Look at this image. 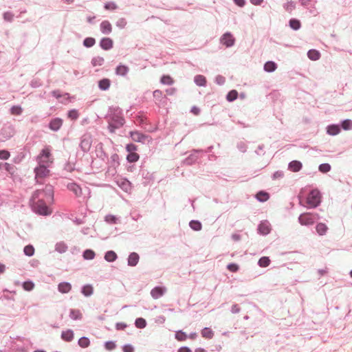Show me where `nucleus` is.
<instances>
[{"label": "nucleus", "instance_id": "f257e3e1", "mask_svg": "<svg viewBox=\"0 0 352 352\" xmlns=\"http://www.w3.org/2000/svg\"><path fill=\"white\" fill-rule=\"evenodd\" d=\"M54 197L53 188L47 185L43 190H38L32 196V202L34 211L41 215H48L52 213L47 204L52 201Z\"/></svg>", "mask_w": 352, "mask_h": 352}, {"label": "nucleus", "instance_id": "f03ea898", "mask_svg": "<svg viewBox=\"0 0 352 352\" xmlns=\"http://www.w3.org/2000/svg\"><path fill=\"white\" fill-rule=\"evenodd\" d=\"M53 157L50 147L43 148L37 157L38 164L50 165L53 163Z\"/></svg>", "mask_w": 352, "mask_h": 352}, {"label": "nucleus", "instance_id": "7ed1b4c3", "mask_svg": "<svg viewBox=\"0 0 352 352\" xmlns=\"http://www.w3.org/2000/svg\"><path fill=\"white\" fill-rule=\"evenodd\" d=\"M318 219L319 215L318 214L306 212L299 216L298 221L302 226H309L312 225Z\"/></svg>", "mask_w": 352, "mask_h": 352}, {"label": "nucleus", "instance_id": "20e7f679", "mask_svg": "<svg viewBox=\"0 0 352 352\" xmlns=\"http://www.w3.org/2000/svg\"><path fill=\"white\" fill-rule=\"evenodd\" d=\"M320 203V192L317 190H311L307 198V204L309 208H316Z\"/></svg>", "mask_w": 352, "mask_h": 352}, {"label": "nucleus", "instance_id": "39448f33", "mask_svg": "<svg viewBox=\"0 0 352 352\" xmlns=\"http://www.w3.org/2000/svg\"><path fill=\"white\" fill-rule=\"evenodd\" d=\"M50 166V165L38 164V166L34 170L35 173H36V177L43 178V177L49 176L50 170L48 169V168Z\"/></svg>", "mask_w": 352, "mask_h": 352}, {"label": "nucleus", "instance_id": "423d86ee", "mask_svg": "<svg viewBox=\"0 0 352 352\" xmlns=\"http://www.w3.org/2000/svg\"><path fill=\"white\" fill-rule=\"evenodd\" d=\"M221 43L226 47H231L234 45V38L230 33H226L222 36Z\"/></svg>", "mask_w": 352, "mask_h": 352}, {"label": "nucleus", "instance_id": "0eeeda50", "mask_svg": "<svg viewBox=\"0 0 352 352\" xmlns=\"http://www.w3.org/2000/svg\"><path fill=\"white\" fill-rule=\"evenodd\" d=\"M100 28L101 30V32L104 34H109L112 31V25L108 21H103L100 25Z\"/></svg>", "mask_w": 352, "mask_h": 352}, {"label": "nucleus", "instance_id": "6e6552de", "mask_svg": "<svg viewBox=\"0 0 352 352\" xmlns=\"http://www.w3.org/2000/svg\"><path fill=\"white\" fill-rule=\"evenodd\" d=\"M113 42L110 38H103L100 43V47L104 50H108L113 47Z\"/></svg>", "mask_w": 352, "mask_h": 352}, {"label": "nucleus", "instance_id": "1a4fd4ad", "mask_svg": "<svg viewBox=\"0 0 352 352\" xmlns=\"http://www.w3.org/2000/svg\"><path fill=\"white\" fill-rule=\"evenodd\" d=\"M270 230V224L267 221L261 222L258 226V231L262 234H267Z\"/></svg>", "mask_w": 352, "mask_h": 352}, {"label": "nucleus", "instance_id": "9d476101", "mask_svg": "<svg viewBox=\"0 0 352 352\" xmlns=\"http://www.w3.org/2000/svg\"><path fill=\"white\" fill-rule=\"evenodd\" d=\"M130 135L132 140L137 142H143L146 136L139 131H131Z\"/></svg>", "mask_w": 352, "mask_h": 352}, {"label": "nucleus", "instance_id": "9b49d317", "mask_svg": "<svg viewBox=\"0 0 352 352\" xmlns=\"http://www.w3.org/2000/svg\"><path fill=\"white\" fill-rule=\"evenodd\" d=\"M165 292V289L160 287H156L153 289L151 292L152 297L155 299H157L161 297Z\"/></svg>", "mask_w": 352, "mask_h": 352}, {"label": "nucleus", "instance_id": "f8f14e48", "mask_svg": "<svg viewBox=\"0 0 352 352\" xmlns=\"http://www.w3.org/2000/svg\"><path fill=\"white\" fill-rule=\"evenodd\" d=\"M58 289L62 294H67L72 289V285L69 283H60L58 285Z\"/></svg>", "mask_w": 352, "mask_h": 352}, {"label": "nucleus", "instance_id": "ddd939ff", "mask_svg": "<svg viewBox=\"0 0 352 352\" xmlns=\"http://www.w3.org/2000/svg\"><path fill=\"white\" fill-rule=\"evenodd\" d=\"M139 261V255L135 252L130 254L128 258V265L130 266H135Z\"/></svg>", "mask_w": 352, "mask_h": 352}, {"label": "nucleus", "instance_id": "4468645a", "mask_svg": "<svg viewBox=\"0 0 352 352\" xmlns=\"http://www.w3.org/2000/svg\"><path fill=\"white\" fill-rule=\"evenodd\" d=\"M63 121L60 118H56L52 120L50 123V127L53 131L58 130L62 126Z\"/></svg>", "mask_w": 352, "mask_h": 352}, {"label": "nucleus", "instance_id": "2eb2a0df", "mask_svg": "<svg viewBox=\"0 0 352 352\" xmlns=\"http://www.w3.org/2000/svg\"><path fill=\"white\" fill-rule=\"evenodd\" d=\"M201 336L205 339H212L214 337V331L208 327L204 328L201 331Z\"/></svg>", "mask_w": 352, "mask_h": 352}, {"label": "nucleus", "instance_id": "dca6fc26", "mask_svg": "<svg viewBox=\"0 0 352 352\" xmlns=\"http://www.w3.org/2000/svg\"><path fill=\"white\" fill-rule=\"evenodd\" d=\"M61 338L63 340L66 342H70L74 338V332L72 330L67 329L66 331H63L61 333Z\"/></svg>", "mask_w": 352, "mask_h": 352}, {"label": "nucleus", "instance_id": "f3484780", "mask_svg": "<svg viewBox=\"0 0 352 352\" xmlns=\"http://www.w3.org/2000/svg\"><path fill=\"white\" fill-rule=\"evenodd\" d=\"M302 168V164L299 161H292L289 164V168L293 172H298Z\"/></svg>", "mask_w": 352, "mask_h": 352}, {"label": "nucleus", "instance_id": "a211bd4d", "mask_svg": "<svg viewBox=\"0 0 352 352\" xmlns=\"http://www.w3.org/2000/svg\"><path fill=\"white\" fill-rule=\"evenodd\" d=\"M316 230L319 235H324L328 230V227L323 223H319L316 225Z\"/></svg>", "mask_w": 352, "mask_h": 352}, {"label": "nucleus", "instance_id": "6ab92c4d", "mask_svg": "<svg viewBox=\"0 0 352 352\" xmlns=\"http://www.w3.org/2000/svg\"><path fill=\"white\" fill-rule=\"evenodd\" d=\"M129 70V69L127 66L120 65L116 69V74L119 76H125L128 73Z\"/></svg>", "mask_w": 352, "mask_h": 352}, {"label": "nucleus", "instance_id": "aec40b11", "mask_svg": "<svg viewBox=\"0 0 352 352\" xmlns=\"http://www.w3.org/2000/svg\"><path fill=\"white\" fill-rule=\"evenodd\" d=\"M308 57L312 60H317L320 57V54L316 50H310L307 53Z\"/></svg>", "mask_w": 352, "mask_h": 352}, {"label": "nucleus", "instance_id": "412c9836", "mask_svg": "<svg viewBox=\"0 0 352 352\" xmlns=\"http://www.w3.org/2000/svg\"><path fill=\"white\" fill-rule=\"evenodd\" d=\"M98 86L102 90H107L110 87V80L108 78H103L99 81Z\"/></svg>", "mask_w": 352, "mask_h": 352}, {"label": "nucleus", "instance_id": "4be33fe9", "mask_svg": "<svg viewBox=\"0 0 352 352\" xmlns=\"http://www.w3.org/2000/svg\"><path fill=\"white\" fill-rule=\"evenodd\" d=\"M117 254L113 251H108L104 255V258L108 262H113L116 260Z\"/></svg>", "mask_w": 352, "mask_h": 352}, {"label": "nucleus", "instance_id": "5701e85b", "mask_svg": "<svg viewBox=\"0 0 352 352\" xmlns=\"http://www.w3.org/2000/svg\"><path fill=\"white\" fill-rule=\"evenodd\" d=\"M276 67V64L272 61H268L264 65V69L267 72L275 71Z\"/></svg>", "mask_w": 352, "mask_h": 352}, {"label": "nucleus", "instance_id": "b1692460", "mask_svg": "<svg viewBox=\"0 0 352 352\" xmlns=\"http://www.w3.org/2000/svg\"><path fill=\"white\" fill-rule=\"evenodd\" d=\"M195 82L198 86H205L206 84V78L202 75H197L195 77Z\"/></svg>", "mask_w": 352, "mask_h": 352}, {"label": "nucleus", "instance_id": "393cba45", "mask_svg": "<svg viewBox=\"0 0 352 352\" xmlns=\"http://www.w3.org/2000/svg\"><path fill=\"white\" fill-rule=\"evenodd\" d=\"M68 188L73 191L77 196H79L82 194L81 188L76 184H69L68 185Z\"/></svg>", "mask_w": 352, "mask_h": 352}, {"label": "nucleus", "instance_id": "a878e982", "mask_svg": "<svg viewBox=\"0 0 352 352\" xmlns=\"http://www.w3.org/2000/svg\"><path fill=\"white\" fill-rule=\"evenodd\" d=\"M340 129L338 125H331L329 126L327 129V133L329 135H335L340 133Z\"/></svg>", "mask_w": 352, "mask_h": 352}, {"label": "nucleus", "instance_id": "bb28decb", "mask_svg": "<svg viewBox=\"0 0 352 352\" xmlns=\"http://www.w3.org/2000/svg\"><path fill=\"white\" fill-rule=\"evenodd\" d=\"M256 197L260 201H265L269 199L270 196L267 192L260 191L256 194Z\"/></svg>", "mask_w": 352, "mask_h": 352}, {"label": "nucleus", "instance_id": "cd10ccee", "mask_svg": "<svg viewBox=\"0 0 352 352\" xmlns=\"http://www.w3.org/2000/svg\"><path fill=\"white\" fill-rule=\"evenodd\" d=\"M113 123L116 124L115 127L120 128L124 124V120L122 117L116 116L113 118L112 121Z\"/></svg>", "mask_w": 352, "mask_h": 352}, {"label": "nucleus", "instance_id": "c85d7f7f", "mask_svg": "<svg viewBox=\"0 0 352 352\" xmlns=\"http://www.w3.org/2000/svg\"><path fill=\"white\" fill-rule=\"evenodd\" d=\"M104 59L100 56L94 57L91 60V64L94 67L101 66L103 65Z\"/></svg>", "mask_w": 352, "mask_h": 352}, {"label": "nucleus", "instance_id": "c756f323", "mask_svg": "<svg viewBox=\"0 0 352 352\" xmlns=\"http://www.w3.org/2000/svg\"><path fill=\"white\" fill-rule=\"evenodd\" d=\"M237 97H238V92L236 90L233 89L228 92V94H227V96H226V99L229 102H232L234 100H236L237 98Z\"/></svg>", "mask_w": 352, "mask_h": 352}, {"label": "nucleus", "instance_id": "7c9ffc66", "mask_svg": "<svg viewBox=\"0 0 352 352\" xmlns=\"http://www.w3.org/2000/svg\"><path fill=\"white\" fill-rule=\"evenodd\" d=\"M70 317L73 320H78L82 318V314L80 310L78 309H71L70 311Z\"/></svg>", "mask_w": 352, "mask_h": 352}, {"label": "nucleus", "instance_id": "2f4dec72", "mask_svg": "<svg viewBox=\"0 0 352 352\" xmlns=\"http://www.w3.org/2000/svg\"><path fill=\"white\" fill-rule=\"evenodd\" d=\"M270 264V260L267 256L261 257L258 261V265L261 267H267Z\"/></svg>", "mask_w": 352, "mask_h": 352}, {"label": "nucleus", "instance_id": "473e14b6", "mask_svg": "<svg viewBox=\"0 0 352 352\" xmlns=\"http://www.w3.org/2000/svg\"><path fill=\"white\" fill-rule=\"evenodd\" d=\"M135 324L137 328L143 329L146 326V322L144 318H138L135 320Z\"/></svg>", "mask_w": 352, "mask_h": 352}, {"label": "nucleus", "instance_id": "72a5a7b5", "mask_svg": "<svg viewBox=\"0 0 352 352\" xmlns=\"http://www.w3.org/2000/svg\"><path fill=\"white\" fill-rule=\"evenodd\" d=\"M95 252L91 250H86L83 253V257L87 260H91L95 257Z\"/></svg>", "mask_w": 352, "mask_h": 352}, {"label": "nucleus", "instance_id": "f704fd0d", "mask_svg": "<svg viewBox=\"0 0 352 352\" xmlns=\"http://www.w3.org/2000/svg\"><path fill=\"white\" fill-rule=\"evenodd\" d=\"M78 344L80 345V346H81L82 348H86V347H88L89 346L90 341H89V340L87 338L82 337V338L79 339Z\"/></svg>", "mask_w": 352, "mask_h": 352}, {"label": "nucleus", "instance_id": "c9c22d12", "mask_svg": "<svg viewBox=\"0 0 352 352\" xmlns=\"http://www.w3.org/2000/svg\"><path fill=\"white\" fill-rule=\"evenodd\" d=\"M96 43V41L94 38L87 37L83 41V45L87 47H91Z\"/></svg>", "mask_w": 352, "mask_h": 352}, {"label": "nucleus", "instance_id": "e433bc0d", "mask_svg": "<svg viewBox=\"0 0 352 352\" xmlns=\"http://www.w3.org/2000/svg\"><path fill=\"white\" fill-rule=\"evenodd\" d=\"M127 160L129 162H135L139 160V155L136 153H129L126 157Z\"/></svg>", "mask_w": 352, "mask_h": 352}, {"label": "nucleus", "instance_id": "4c0bfd02", "mask_svg": "<svg viewBox=\"0 0 352 352\" xmlns=\"http://www.w3.org/2000/svg\"><path fill=\"white\" fill-rule=\"evenodd\" d=\"M190 226L192 230L195 231H199L201 229V224L198 221H191L190 222Z\"/></svg>", "mask_w": 352, "mask_h": 352}, {"label": "nucleus", "instance_id": "58836bf2", "mask_svg": "<svg viewBox=\"0 0 352 352\" xmlns=\"http://www.w3.org/2000/svg\"><path fill=\"white\" fill-rule=\"evenodd\" d=\"M23 251H24V253L25 255H27L28 256H31L34 253V248L32 245H28L24 248Z\"/></svg>", "mask_w": 352, "mask_h": 352}, {"label": "nucleus", "instance_id": "ea45409f", "mask_svg": "<svg viewBox=\"0 0 352 352\" xmlns=\"http://www.w3.org/2000/svg\"><path fill=\"white\" fill-rule=\"evenodd\" d=\"M175 338L178 341H184L187 338V335L182 331H178L175 333Z\"/></svg>", "mask_w": 352, "mask_h": 352}, {"label": "nucleus", "instance_id": "a19ab883", "mask_svg": "<svg viewBox=\"0 0 352 352\" xmlns=\"http://www.w3.org/2000/svg\"><path fill=\"white\" fill-rule=\"evenodd\" d=\"M82 292L85 296H89L93 293V287L91 285H85L83 287Z\"/></svg>", "mask_w": 352, "mask_h": 352}, {"label": "nucleus", "instance_id": "79ce46f5", "mask_svg": "<svg viewBox=\"0 0 352 352\" xmlns=\"http://www.w3.org/2000/svg\"><path fill=\"white\" fill-rule=\"evenodd\" d=\"M290 27L294 30H298L300 27V23L296 19H292L289 21Z\"/></svg>", "mask_w": 352, "mask_h": 352}, {"label": "nucleus", "instance_id": "37998d69", "mask_svg": "<svg viewBox=\"0 0 352 352\" xmlns=\"http://www.w3.org/2000/svg\"><path fill=\"white\" fill-rule=\"evenodd\" d=\"M23 287L26 291H31L34 287V284L32 281H25L23 284Z\"/></svg>", "mask_w": 352, "mask_h": 352}, {"label": "nucleus", "instance_id": "c03bdc74", "mask_svg": "<svg viewBox=\"0 0 352 352\" xmlns=\"http://www.w3.org/2000/svg\"><path fill=\"white\" fill-rule=\"evenodd\" d=\"M161 82L165 85H171L173 82V80L170 76H163L161 78Z\"/></svg>", "mask_w": 352, "mask_h": 352}, {"label": "nucleus", "instance_id": "a18cd8bd", "mask_svg": "<svg viewBox=\"0 0 352 352\" xmlns=\"http://www.w3.org/2000/svg\"><path fill=\"white\" fill-rule=\"evenodd\" d=\"M342 127L344 130H349L352 129V121L350 120H345L342 123Z\"/></svg>", "mask_w": 352, "mask_h": 352}, {"label": "nucleus", "instance_id": "49530a36", "mask_svg": "<svg viewBox=\"0 0 352 352\" xmlns=\"http://www.w3.org/2000/svg\"><path fill=\"white\" fill-rule=\"evenodd\" d=\"M330 169L331 166L329 164H322L319 166V170L322 173H327Z\"/></svg>", "mask_w": 352, "mask_h": 352}, {"label": "nucleus", "instance_id": "de8ad7c7", "mask_svg": "<svg viewBox=\"0 0 352 352\" xmlns=\"http://www.w3.org/2000/svg\"><path fill=\"white\" fill-rule=\"evenodd\" d=\"M80 146L84 151L89 150L91 146L90 142L87 140H83L80 142Z\"/></svg>", "mask_w": 352, "mask_h": 352}, {"label": "nucleus", "instance_id": "09e8293b", "mask_svg": "<svg viewBox=\"0 0 352 352\" xmlns=\"http://www.w3.org/2000/svg\"><path fill=\"white\" fill-rule=\"evenodd\" d=\"M68 118L71 120H75L78 118V113L76 110L73 109L69 111Z\"/></svg>", "mask_w": 352, "mask_h": 352}, {"label": "nucleus", "instance_id": "8fccbe9b", "mask_svg": "<svg viewBox=\"0 0 352 352\" xmlns=\"http://www.w3.org/2000/svg\"><path fill=\"white\" fill-rule=\"evenodd\" d=\"M105 349L108 351H112L116 347V344L115 342L112 341H108L105 342L104 344Z\"/></svg>", "mask_w": 352, "mask_h": 352}, {"label": "nucleus", "instance_id": "3c124183", "mask_svg": "<svg viewBox=\"0 0 352 352\" xmlns=\"http://www.w3.org/2000/svg\"><path fill=\"white\" fill-rule=\"evenodd\" d=\"M227 268L229 271L232 272H236L239 270V267L237 264L230 263L227 265Z\"/></svg>", "mask_w": 352, "mask_h": 352}, {"label": "nucleus", "instance_id": "603ef678", "mask_svg": "<svg viewBox=\"0 0 352 352\" xmlns=\"http://www.w3.org/2000/svg\"><path fill=\"white\" fill-rule=\"evenodd\" d=\"M22 112V109L19 106H14L11 108V113L13 115H20Z\"/></svg>", "mask_w": 352, "mask_h": 352}, {"label": "nucleus", "instance_id": "864d4df0", "mask_svg": "<svg viewBox=\"0 0 352 352\" xmlns=\"http://www.w3.org/2000/svg\"><path fill=\"white\" fill-rule=\"evenodd\" d=\"M104 8L108 10H114L117 8V6L113 2H108L105 3Z\"/></svg>", "mask_w": 352, "mask_h": 352}, {"label": "nucleus", "instance_id": "5fc2aeb1", "mask_svg": "<svg viewBox=\"0 0 352 352\" xmlns=\"http://www.w3.org/2000/svg\"><path fill=\"white\" fill-rule=\"evenodd\" d=\"M10 153L6 150L0 151V159L1 160H8L10 157Z\"/></svg>", "mask_w": 352, "mask_h": 352}, {"label": "nucleus", "instance_id": "6e6d98bb", "mask_svg": "<svg viewBox=\"0 0 352 352\" xmlns=\"http://www.w3.org/2000/svg\"><path fill=\"white\" fill-rule=\"evenodd\" d=\"M14 14L10 12H5L3 14V18L7 21H11L13 19Z\"/></svg>", "mask_w": 352, "mask_h": 352}, {"label": "nucleus", "instance_id": "4d7b16f0", "mask_svg": "<svg viewBox=\"0 0 352 352\" xmlns=\"http://www.w3.org/2000/svg\"><path fill=\"white\" fill-rule=\"evenodd\" d=\"M126 149L129 153H134L137 150V146L133 144H129L126 146Z\"/></svg>", "mask_w": 352, "mask_h": 352}, {"label": "nucleus", "instance_id": "13d9d810", "mask_svg": "<svg viewBox=\"0 0 352 352\" xmlns=\"http://www.w3.org/2000/svg\"><path fill=\"white\" fill-rule=\"evenodd\" d=\"M122 350L124 352H134V348L131 344H126L123 346Z\"/></svg>", "mask_w": 352, "mask_h": 352}, {"label": "nucleus", "instance_id": "bf43d9fd", "mask_svg": "<svg viewBox=\"0 0 352 352\" xmlns=\"http://www.w3.org/2000/svg\"><path fill=\"white\" fill-rule=\"evenodd\" d=\"M117 330H124L126 327V324L122 322H118L116 324Z\"/></svg>", "mask_w": 352, "mask_h": 352}, {"label": "nucleus", "instance_id": "052dcab7", "mask_svg": "<svg viewBox=\"0 0 352 352\" xmlns=\"http://www.w3.org/2000/svg\"><path fill=\"white\" fill-rule=\"evenodd\" d=\"M116 126V124L114 123H113L112 122H111L109 124V130L111 133H114L115 132V130L116 129H118V127H115Z\"/></svg>", "mask_w": 352, "mask_h": 352}, {"label": "nucleus", "instance_id": "680f3d73", "mask_svg": "<svg viewBox=\"0 0 352 352\" xmlns=\"http://www.w3.org/2000/svg\"><path fill=\"white\" fill-rule=\"evenodd\" d=\"M126 22L123 19H121L120 20H119L117 22V25L121 28H124L126 25Z\"/></svg>", "mask_w": 352, "mask_h": 352}, {"label": "nucleus", "instance_id": "e2e57ef3", "mask_svg": "<svg viewBox=\"0 0 352 352\" xmlns=\"http://www.w3.org/2000/svg\"><path fill=\"white\" fill-rule=\"evenodd\" d=\"M234 1L236 5L241 7L245 5V0H234Z\"/></svg>", "mask_w": 352, "mask_h": 352}, {"label": "nucleus", "instance_id": "0e129e2a", "mask_svg": "<svg viewBox=\"0 0 352 352\" xmlns=\"http://www.w3.org/2000/svg\"><path fill=\"white\" fill-rule=\"evenodd\" d=\"M178 352H191V350L186 346H183L179 349Z\"/></svg>", "mask_w": 352, "mask_h": 352}, {"label": "nucleus", "instance_id": "69168bd1", "mask_svg": "<svg viewBox=\"0 0 352 352\" xmlns=\"http://www.w3.org/2000/svg\"><path fill=\"white\" fill-rule=\"evenodd\" d=\"M106 221L108 222H115L116 217L113 216H107L106 217Z\"/></svg>", "mask_w": 352, "mask_h": 352}, {"label": "nucleus", "instance_id": "338daca9", "mask_svg": "<svg viewBox=\"0 0 352 352\" xmlns=\"http://www.w3.org/2000/svg\"><path fill=\"white\" fill-rule=\"evenodd\" d=\"M263 1V0H250V2L255 6H258L261 4V3Z\"/></svg>", "mask_w": 352, "mask_h": 352}, {"label": "nucleus", "instance_id": "774afa93", "mask_svg": "<svg viewBox=\"0 0 352 352\" xmlns=\"http://www.w3.org/2000/svg\"><path fill=\"white\" fill-rule=\"evenodd\" d=\"M294 8V6L293 4V3H289L287 4V7H286V10L289 12H291Z\"/></svg>", "mask_w": 352, "mask_h": 352}]
</instances>
